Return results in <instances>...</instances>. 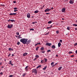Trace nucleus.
<instances>
[{"label":"nucleus","instance_id":"obj_27","mask_svg":"<svg viewBox=\"0 0 77 77\" xmlns=\"http://www.w3.org/2000/svg\"><path fill=\"white\" fill-rule=\"evenodd\" d=\"M62 69V66H61L59 68H58V70L59 71H60V69Z\"/></svg>","mask_w":77,"mask_h":77},{"label":"nucleus","instance_id":"obj_19","mask_svg":"<svg viewBox=\"0 0 77 77\" xmlns=\"http://www.w3.org/2000/svg\"><path fill=\"white\" fill-rule=\"evenodd\" d=\"M38 12H39V11H34V13L35 14H37V13H38Z\"/></svg>","mask_w":77,"mask_h":77},{"label":"nucleus","instance_id":"obj_35","mask_svg":"<svg viewBox=\"0 0 77 77\" xmlns=\"http://www.w3.org/2000/svg\"><path fill=\"white\" fill-rule=\"evenodd\" d=\"M18 8H16V7H15L14 8V10H16Z\"/></svg>","mask_w":77,"mask_h":77},{"label":"nucleus","instance_id":"obj_21","mask_svg":"<svg viewBox=\"0 0 77 77\" xmlns=\"http://www.w3.org/2000/svg\"><path fill=\"white\" fill-rule=\"evenodd\" d=\"M35 57H37V58H39V56L38 55H36L35 56Z\"/></svg>","mask_w":77,"mask_h":77},{"label":"nucleus","instance_id":"obj_49","mask_svg":"<svg viewBox=\"0 0 77 77\" xmlns=\"http://www.w3.org/2000/svg\"><path fill=\"white\" fill-rule=\"evenodd\" d=\"M16 33L17 35H19V32H17Z\"/></svg>","mask_w":77,"mask_h":77},{"label":"nucleus","instance_id":"obj_39","mask_svg":"<svg viewBox=\"0 0 77 77\" xmlns=\"http://www.w3.org/2000/svg\"><path fill=\"white\" fill-rule=\"evenodd\" d=\"M59 31H57L56 32V33H57V34H58V33H59Z\"/></svg>","mask_w":77,"mask_h":77},{"label":"nucleus","instance_id":"obj_51","mask_svg":"<svg viewBox=\"0 0 77 77\" xmlns=\"http://www.w3.org/2000/svg\"><path fill=\"white\" fill-rule=\"evenodd\" d=\"M0 6H5V5H0Z\"/></svg>","mask_w":77,"mask_h":77},{"label":"nucleus","instance_id":"obj_20","mask_svg":"<svg viewBox=\"0 0 77 77\" xmlns=\"http://www.w3.org/2000/svg\"><path fill=\"white\" fill-rule=\"evenodd\" d=\"M36 23H37V22L36 21L32 22V24H36Z\"/></svg>","mask_w":77,"mask_h":77},{"label":"nucleus","instance_id":"obj_52","mask_svg":"<svg viewBox=\"0 0 77 77\" xmlns=\"http://www.w3.org/2000/svg\"><path fill=\"white\" fill-rule=\"evenodd\" d=\"M20 35H19V36H18V38H22V37H20Z\"/></svg>","mask_w":77,"mask_h":77},{"label":"nucleus","instance_id":"obj_45","mask_svg":"<svg viewBox=\"0 0 77 77\" xmlns=\"http://www.w3.org/2000/svg\"><path fill=\"white\" fill-rule=\"evenodd\" d=\"M36 59H37V58H35V59H34L33 60H36Z\"/></svg>","mask_w":77,"mask_h":77},{"label":"nucleus","instance_id":"obj_10","mask_svg":"<svg viewBox=\"0 0 77 77\" xmlns=\"http://www.w3.org/2000/svg\"><path fill=\"white\" fill-rule=\"evenodd\" d=\"M51 43H47L46 44V45H48V46H51Z\"/></svg>","mask_w":77,"mask_h":77},{"label":"nucleus","instance_id":"obj_57","mask_svg":"<svg viewBox=\"0 0 77 77\" xmlns=\"http://www.w3.org/2000/svg\"><path fill=\"white\" fill-rule=\"evenodd\" d=\"M12 56H14V54H12Z\"/></svg>","mask_w":77,"mask_h":77},{"label":"nucleus","instance_id":"obj_32","mask_svg":"<svg viewBox=\"0 0 77 77\" xmlns=\"http://www.w3.org/2000/svg\"><path fill=\"white\" fill-rule=\"evenodd\" d=\"M20 42H17V45H20Z\"/></svg>","mask_w":77,"mask_h":77},{"label":"nucleus","instance_id":"obj_8","mask_svg":"<svg viewBox=\"0 0 77 77\" xmlns=\"http://www.w3.org/2000/svg\"><path fill=\"white\" fill-rule=\"evenodd\" d=\"M66 9L65 8H63L61 10L62 12H65Z\"/></svg>","mask_w":77,"mask_h":77},{"label":"nucleus","instance_id":"obj_36","mask_svg":"<svg viewBox=\"0 0 77 77\" xmlns=\"http://www.w3.org/2000/svg\"><path fill=\"white\" fill-rule=\"evenodd\" d=\"M71 53H72V51H69V54H71Z\"/></svg>","mask_w":77,"mask_h":77},{"label":"nucleus","instance_id":"obj_29","mask_svg":"<svg viewBox=\"0 0 77 77\" xmlns=\"http://www.w3.org/2000/svg\"><path fill=\"white\" fill-rule=\"evenodd\" d=\"M53 65H54V63L52 62L51 63V66H53Z\"/></svg>","mask_w":77,"mask_h":77},{"label":"nucleus","instance_id":"obj_28","mask_svg":"<svg viewBox=\"0 0 77 77\" xmlns=\"http://www.w3.org/2000/svg\"><path fill=\"white\" fill-rule=\"evenodd\" d=\"M39 48V47H37L35 49V50H36V51H38V48Z\"/></svg>","mask_w":77,"mask_h":77},{"label":"nucleus","instance_id":"obj_47","mask_svg":"<svg viewBox=\"0 0 77 77\" xmlns=\"http://www.w3.org/2000/svg\"><path fill=\"white\" fill-rule=\"evenodd\" d=\"M60 42L61 43L62 42V40H60Z\"/></svg>","mask_w":77,"mask_h":77},{"label":"nucleus","instance_id":"obj_30","mask_svg":"<svg viewBox=\"0 0 77 77\" xmlns=\"http://www.w3.org/2000/svg\"><path fill=\"white\" fill-rule=\"evenodd\" d=\"M74 46H76V45H77V43H76L75 44H74Z\"/></svg>","mask_w":77,"mask_h":77},{"label":"nucleus","instance_id":"obj_13","mask_svg":"<svg viewBox=\"0 0 77 77\" xmlns=\"http://www.w3.org/2000/svg\"><path fill=\"white\" fill-rule=\"evenodd\" d=\"M49 11V9L48 8H47L45 10V12H48Z\"/></svg>","mask_w":77,"mask_h":77},{"label":"nucleus","instance_id":"obj_59","mask_svg":"<svg viewBox=\"0 0 77 77\" xmlns=\"http://www.w3.org/2000/svg\"><path fill=\"white\" fill-rule=\"evenodd\" d=\"M75 53H76V54H77V50H76L75 51Z\"/></svg>","mask_w":77,"mask_h":77},{"label":"nucleus","instance_id":"obj_60","mask_svg":"<svg viewBox=\"0 0 77 77\" xmlns=\"http://www.w3.org/2000/svg\"><path fill=\"white\" fill-rule=\"evenodd\" d=\"M57 65V63H56L54 65Z\"/></svg>","mask_w":77,"mask_h":77},{"label":"nucleus","instance_id":"obj_54","mask_svg":"<svg viewBox=\"0 0 77 77\" xmlns=\"http://www.w3.org/2000/svg\"><path fill=\"white\" fill-rule=\"evenodd\" d=\"M74 56L73 55H72L71 56V57H74Z\"/></svg>","mask_w":77,"mask_h":77},{"label":"nucleus","instance_id":"obj_40","mask_svg":"<svg viewBox=\"0 0 77 77\" xmlns=\"http://www.w3.org/2000/svg\"><path fill=\"white\" fill-rule=\"evenodd\" d=\"M45 62H47V59L46 58H45Z\"/></svg>","mask_w":77,"mask_h":77},{"label":"nucleus","instance_id":"obj_63","mask_svg":"<svg viewBox=\"0 0 77 77\" xmlns=\"http://www.w3.org/2000/svg\"><path fill=\"white\" fill-rule=\"evenodd\" d=\"M53 27V26H52V25H51L50 26V27Z\"/></svg>","mask_w":77,"mask_h":77},{"label":"nucleus","instance_id":"obj_34","mask_svg":"<svg viewBox=\"0 0 77 77\" xmlns=\"http://www.w3.org/2000/svg\"><path fill=\"white\" fill-rule=\"evenodd\" d=\"M73 26H77V25L76 24H73Z\"/></svg>","mask_w":77,"mask_h":77},{"label":"nucleus","instance_id":"obj_46","mask_svg":"<svg viewBox=\"0 0 77 77\" xmlns=\"http://www.w3.org/2000/svg\"><path fill=\"white\" fill-rule=\"evenodd\" d=\"M11 54H9V55H8V57H9V56H11Z\"/></svg>","mask_w":77,"mask_h":77},{"label":"nucleus","instance_id":"obj_26","mask_svg":"<svg viewBox=\"0 0 77 77\" xmlns=\"http://www.w3.org/2000/svg\"><path fill=\"white\" fill-rule=\"evenodd\" d=\"M26 73H23V74L22 75V76H23V77H24V76H25V75H26Z\"/></svg>","mask_w":77,"mask_h":77},{"label":"nucleus","instance_id":"obj_6","mask_svg":"<svg viewBox=\"0 0 77 77\" xmlns=\"http://www.w3.org/2000/svg\"><path fill=\"white\" fill-rule=\"evenodd\" d=\"M27 17L28 18H30V13L27 14Z\"/></svg>","mask_w":77,"mask_h":77},{"label":"nucleus","instance_id":"obj_23","mask_svg":"<svg viewBox=\"0 0 77 77\" xmlns=\"http://www.w3.org/2000/svg\"><path fill=\"white\" fill-rule=\"evenodd\" d=\"M52 23V21H49V22H48V24H51Z\"/></svg>","mask_w":77,"mask_h":77},{"label":"nucleus","instance_id":"obj_3","mask_svg":"<svg viewBox=\"0 0 77 77\" xmlns=\"http://www.w3.org/2000/svg\"><path fill=\"white\" fill-rule=\"evenodd\" d=\"M13 24H10L8 25L7 26V27L8 29H11V28H12V27H13Z\"/></svg>","mask_w":77,"mask_h":77},{"label":"nucleus","instance_id":"obj_33","mask_svg":"<svg viewBox=\"0 0 77 77\" xmlns=\"http://www.w3.org/2000/svg\"><path fill=\"white\" fill-rule=\"evenodd\" d=\"M29 30H30V31H31V30L33 31V30H34V29H30Z\"/></svg>","mask_w":77,"mask_h":77},{"label":"nucleus","instance_id":"obj_41","mask_svg":"<svg viewBox=\"0 0 77 77\" xmlns=\"http://www.w3.org/2000/svg\"><path fill=\"white\" fill-rule=\"evenodd\" d=\"M50 51H51V50H48L47 51V52H50Z\"/></svg>","mask_w":77,"mask_h":77},{"label":"nucleus","instance_id":"obj_25","mask_svg":"<svg viewBox=\"0 0 77 77\" xmlns=\"http://www.w3.org/2000/svg\"><path fill=\"white\" fill-rule=\"evenodd\" d=\"M41 65H40L38 66L36 68H40V67H41Z\"/></svg>","mask_w":77,"mask_h":77},{"label":"nucleus","instance_id":"obj_58","mask_svg":"<svg viewBox=\"0 0 77 77\" xmlns=\"http://www.w3.org/2000/svg\"><path fill=\"white\" fill-rule=\"evenodd\" d=\"M42 61H43V60H42L41 61V63H43V62H42Z\"/></svg>","mask_w":77,"mask_h":77},{"label":"nucleus","instance_id":"obj_5","mask_svg":"<svg viewBox=\"0 0 77 77\" xmlns=\"http://www.w3.org/2000/svg\"><path fill=\"white\" fill-rule=\"evenodd\" d=\"M31 42V40H29L28 41H26V44L27 45L28 44H29L30 43V42Z\"/></svg>","mask_w":77,"mask_h":77},{"label":"nucleus","instance_id":"obj_55","mask_svg":"<svg viewBox=\"0 0 77 77\" xmlns=\"http://www.w3.org/2000/svg\"><path fill=\"white\" fill-rule=\"evenodd\" d=\"M53 9H54V8H53V7H52L51 8V9L52 10H53Z\"/></svg>","mask_w":77,"mask_h":77},{"label":"nucleus","instance_id":"obj_48","mask_svg":"<svg viewBox=\"0 0 77 77\" xmlns=\"http://www.w3.org/2000/svg\"><path fill=\"white\" fill-rule=\"evenodd\" d=\"M42 53H45V51H42Z\"/></svg>","mask_w":77,"mask_h":77},{"label":"nucleus","instance_id":"obj_24","mask_svg":"<svg viewBox=\"0 0 77 77\" xmlns=\"http://www.w3.org/2000/svg\"><path fill=\"white\" fill-rule=\"evenodd\" d=\"M40 45V44H41V43L40 42V43H38L37 44H35V46H36V45Z\"/></svg>","mask_w":77,"mask_h":77},{"label":"nucleus","instance_id":"obj_42","mask_svg":"<svg viewBox=\"0 0 77 77\" xmlns=\"http://www.w3.org/2000/svg\"><path fill=\"white\" fill-rule=\"evenodd\" d=\"M3 72H1L0 73V75H3Z\"/></svg>","mask_w":77,"mask_h":77},{"label":"nucleus","instance_id":"obj_16","mask_svg":"<svg viewBox=\"0 0 77 77\" xmlns=\"http://www.w3.org/2000/svg\"><path fill=\"white\" fill-rule=\"evenodd\" d=\"M41 50H42V51H44V48L43 47H42L41 48H40Z\"/></svg>","mask_w":77,"mask_h":77},{"label":"nucleus","instance_id":"obj_2","mask_svg":"<svg viewBox=\"0 0 77 77\" xmlns=\"http://www.w3.org/2000/svg\"><path fill=\"white\" fill-rule=\"evenodd\" d=\"M32 73H34L35 75H36V74L38 73V71H37L36 69H34L32 70Z\"/></svg>","mask_w":77,"mask_h":77},{"label":"nucleus","instance_id":"obj_43","mask_svg":"<svg viewBox=\"0 0 77 77\" xmlns=\"http://www.w3.org/2000/svg\"><path fill=\"white\" fill-rule=\"evenodd\" d=\"M68 0H65V2L66 3H68Z\"/></svg>","mask_w":77,"mask_h":77},{"label":"nucleus","instance_id":"obj_44","mask_svg":"<svg viewBox=\"0 0 77 77\" xmlns=\"http://www.w3.org/2000/svg\"><path fill=\"white\" fill-rule=\"evenodd\" d=\"M13 3H16V1H14L13 2Z\"/></svg>","mask_w":77,"mask_h":77},{"label":"nucleus","instance_id":"obj_12","mask_svg":"<svg viewBox=\"0 0 77 77\" xmlns=\"http://www.w3.org/2000/svg\"><path fill=\"white\" fill-rule=\"evenodd\" d=\"M16 14V13H10L9 15H15Z\"/></svg>","mask_w":77,"mask_h":77},{"label":"nucleus","instance_id":"obj_50","mask_svg":"<svg viewBox=\"0 0 77 77\" xmlns=\"http://www.w3.org/2000/svg\"><path fill=\"white\" fill-rule=\"evenodd\" d=\"M17 11H18L17 10H15L14 11L17 12Z\"/></svg>","mask_w":77,"mask_h":77},{"label":"nucleus","instance_id":"obj_64","mask_svg":"<svg viewBox=\"0 0 77 77\" xmlns=\"http://www.w3.org/2000/svg\"><path fill=\"white\" fill-rule=\"evenodd\" d=\"M77 30V28H75V30Z\"/></svg>","mask_w":77,"mask_h":77},{"label":"nucleus","instance_id":"obj_53","mask_svg":"<svg viewBox=\"0 0 77 77\" xmlns=\"http://www.w3.org/2000/svg\"><path fill=\"white\" fill-rule=\"evenodd\" d=\"M46 15H48L49 14V13H46Z\"/></svg>","mask_w":77,"mask_h":77},{"label":"nucleus","instance_id":"obj_14","mask_svg":"<svg viewBox=\"0 0 77 77\" xmlns=\"http://www.w3.org/2000/svg\"><path fill=\"white\" fill-rule=\"evenodd\" d=\"M61 45V43H60V42H59L58 44V47H60Z\"/></svg>","mask_w":77,"mask_h":77},{"label":"nucleus","instance_id":"obj_18","mask_svg":"<svg viewBox=\"0 0 77 77\" xmlns=\"http://www.w3.org/2000/svg\"><path fill=\"white\" fill-rule=\"evenodd\" d=\"M27 54V53H25L23 54V56H26Z\"/></svg>","mask_w":77,"mask_h":77},{"label":"nucleus","instance_id":"obj_11","mask_svg":"<svg viewBox=\"0 0 77 77\" xmlns=\"http://www.w3.org/2000/svg\"><path fill=\"white\" fill-rule=\"evenodd\" d=\"M29 66H26V67H25V69L26 71H27L28 70V67H29Z\"/></svg>","mask_w":77,"mask_h":77},{"label":"nucleus","instance_id":"obj_61","mask_svg":"<svg viewBox=\"0 0 77 77\" xmlns=\"http://www.w3.org/2000/svg\"><path fill=\"white\" fill-rule=\"evenodd\" d=\"M51 9H49V11H51Z\"/></svg>","mask_w":77,"mask_h":77},{"label":"nucleus","instance_id":"obj_38","mask_svg":"<svg viewBox=\"0 0 77 77\" xmlns=\"http://www.w3.org/2000/svg\"><path fill=\"white\" fill-rule=\"evenodd\" d=\"M51 27H48L47 28V29H51Z\"/></svg>","mask_w":77,"mask_h":77},{"label":"nucleus","instance_id":"obj_1","mask_svg":"<svg viewBox=\"0 0 77 77\" xmlns=\"http://www.w3.org/2000/svg\"><path fill=\"white\" fill-rule=\"evenodd\" d=\"M28 40V39L24 38L21 39L20 40V42H22L23 44H26L27 41Z\"/></svg>","mask_w":77,"mask_h":77},{"label":"nucleus","instance_id":"obj_9","mask_svg":"<svg viewBox=\"0 0 77 77\" xmlns=\"http://www.w3.org/2000/svg\"><path fill=\"white\" fill-rule=\"evenodd\" d=\"M9 64H10L11 65V66H13L14 65V64H13L12 63V60H10L9 62V63H8Z\"/></svg>","mask_w":77,"mask_h":77},{"label":"nucleus","instance_id":"obj_7","mask_svg":"<svg viewBox=\"0 0 77 77\" xmlns=\"http://www.w3.org/2000/svg\"><path fill=\"white\" fill-rule=\"evenodd\" d=\"M69 3L71 4H73L74 3V0H70Z\"/></svg>","mask_w":77,"mask_h":77},{"label":"nucleus","instance_id":"obj_37","mask_svg":"<svg viewBox=\"0 0 77 77\" xmlns=\"http://www.w3.org/2000/svg\"><path fill=\"white\" fill-rule=\"evenodd\" d=\"M13 77V75H10L9 76V77Z\"/></svg>","mask_w":77,"mask_h":77},{"label":"nucleus","instance_id":"obj_15","mask_svg":"<svg viewBox=\"0 0 77 77\" xmlns=\"http://www.w3.org/2000/svg\"><path fill=\"white\" fill-rule=\"evenodd\" d=\"M56 46H55L54 45H53L51 47V48H53V49H54V48H55Z\"/></svg>","mask_w":77,"mask_h":77},{"label":"nucleus","instance_id":"obj_62","mask_svg":"<svg viewBox=\"0 0 77 77\" xmlns=\"http://www.w3.org/2000/svg\"><path fill=\"white\" fill-rule=\"evenodd\" d=\"M2 63H0V65H2Z\"/></svg>","mask_w":77,"mask_h":77},{"label":"nucleus","instance_id":"obj_22","mask_svg":"<svg viewBox=\"0 0 77 77\" xmlns=\"http://www.w3.org/2000/svg\"><path fill=\"white\" fill-rule=\"evenodd\" d=\"M47 66H45L44 68H43V70H45L47 68Z\"/></svg>","mask_w":77,"mask_h":77},{"label":"nucleus","instance_id":"obj_4","mask_svg":"<svg viewBox=\"0 0 77 77\" xmlns=\"http://www.w3.org/2000/svg\"><path fill=\"white\" fill-rule=\"evenodd\" d=\"M8 22H10V23H13V22H15V21L14 20H10L9 19V20H8Z\"/></svg>","mask_w":77,"mask_h":77},{"label":"nucleus","instance_id":"obj_56","mask_svg":"<svg viewBox=\"0 0 77 77\" xmlns=\"http://www.w3.org/2000/svg\"><path fill=\"white\" fill-rule=\"evenodd\" d=\"M49 33H49V32H48V33H47L46 34V35H48V34H49Z\"/></svg>","mask_w":77,"mask_h":77},{"label":"nucleus","instance_id":"obj_31","mask_svg":"<svg viewBox=\"0 0 77 77\" xmlns=\"http://www.w3.org/2000/svg\"><path fill=\"white\" fill-rule=\"evenodd\" d=\"M69 27L68 26L67 27V29L68 30H69Z\"/></svg>","mask_w":77,"mask_h":77},{"label":"nucleus","instance_id":"obj_17","mask_svg":"<svg viewBox=\"0 0 77 77\" xmlns=\"http://www.w3.org/2000/svg\"><path fill=\"white\" fill-rule=\"evenodd\" d=\"M8 50L9 51H13V49L11 48H9Z\"/></svg>","mask_w":77,"mask_h":77}]
</instances>
